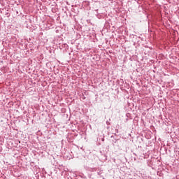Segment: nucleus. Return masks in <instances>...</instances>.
<instances>
[{
    "mask_svg": "<svg viewBox=\"0 0 179 179\" xmlns=\"http://www.w3.org/2000/svg\"><path fill=\"white\" fill-rule=\"evenodd\" d=\"M83 100H85V97L84 98H83Z\"/></svg>",
    "mask_w": 179,
    "mask_h": 179,
    "instance_id": "obj_1",
    "label": "nucleus"
}]
</instances>
